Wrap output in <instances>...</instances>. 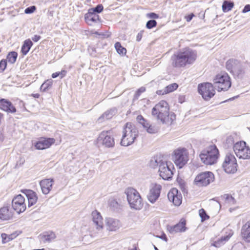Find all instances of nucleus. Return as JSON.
<instances>
[{
  "label": "nucleus",
  "mask_w": 250,
  "mask_h": 250,
  "mask_svg": "<svg viewBox=\"0 0 250 250\" xmlns=\"http://www.w3.org/2000/svg\"><path fill=\"white\" fill-rule=\"evenodd\" d=\"M198 90L203 98L206 101L210 99L215 93L214 86L210 83H204L199 84Z\"/></svg>",
  "instance_id": "f8f14e48"
},
{
  "label": "nucleus",
  "mask_w": 250,
  "mask_h": 250,
  "mask_svg": "<svg viewBox=\"0 0 250 250\" xmlns=\"http://www.w3.org/2000/svg\"><path fill=\"white\" fill-rule=\"evenodd\" d=\"M54 143L53 138H42L36 143L35 146L37 149H44L49 147Z\"/></svg>",
  "instance_id": "aec40b11"
},
{
  "label": "nucleus",
  "mask_w": 250,
  "mask_h": 250,
  "mask_svg": "<svg viewBox=\"0 0 250 250\" xmlns=\"http://www.w3.org/2000/svg\"><path fill=\"white\" fill-rule=\"evenodd\" d=\"M230 237V236L229 235L222 237L217 241L214 242L213 243H212V245L216 248H219L222 245H223L226 243V242L228 241Z\"/></svg>",
  "instance_id": "f704fd0d"
},
{
  "label": "nucleus",
  "mask_w": 250,
  "mask_h": 250,
  "mask_svg": "<svg viewBox=\"0 0 250 250\" xmlns=\"http://www.w3.org/2000/svg\"><path fill=\"white\" fill-rule=\"evenodd\" d=\"M41 39V36L39 35H35L34 36V37H32V40L35 42H37L39 41Z\"/></svg>",
  "instance_id": "5fc2aeb1"
},
{
  "label": "nucleus",
  "mask_w": 250,
  "mask_h": 250,
  "mask_svg": "<svg viewBox=\"0 0 250 250\" xmlns=\"http://www.w3.org/2000/svg\"><path fill=\"white\" fill-rule=\"evenodd\" d=\"M157 25V22L154 20L148 21L146 24V27L148 29H151Z\"/></svg>",
  "instance_id": "a18cd8bd"
},
{
  "label": "nucleus",
  "mask_w": 250,
  "mask_h": 250,
  "mask_svg": "<svg viewBox=\"0 0 250 250\" xmlns=\"http://www.w3.org/2000/svg\"><path fill=\"white\" fill-rule=\"evenodd\" d=\"M172 158L175 165L182 168L188 160V152L185 148H179L174 151Z\"/></svg>",
  "instance_id": "9d476101"
},
{
  "label": "nucleus",
  "mask_w": 250,
  "mask_h": 250,
  "mask_svg": "<svg viewBox=\"0 0 250 250\" xmlns=\"http://www.w3.org/2000/svg\"><path fill=\"white\" fill-rule=\"evenodd\" d=\"M226 142L230 146L233 145V150L239 159H250V147L247 146L245 142L240 141L233 144V138L230 136L227 138Z\"/></svg>",
  "instance_id": "423d86ee"
},
{
  "label": "nucleus",
  "mask_w": 250,
  "mask_h": 250,
  "mask_svg": "<svg viewBox=\"0 0 250 250\" xmlns=\"http://www.w3.org/2000/svg\"><path fill=\"white\" fill-rule=\"evenodd\" d=\"M23 192L28 199L29 207H31L36 203L38 200V197L35 192L30 189H25Z\"/></svg>",
  "instance_id": "bb28decb"
},
{
  "label": "nucleus",
  "mask_w": 250,
  "mask_h": 250,
  "mask_svg": "<svg viewBox=\"0 0 250 250\" xmlns=\"http://www.w3.org/2000/svg\"><path fill=\"white\" fill-rule=\"evenodd\" d=\"M178 87V85L176 83H173L167 85L165 89L163 90H158L157 93L158 95H164L170 92H172L176 90Z\"/></svg>",
  "instance_id": "cd10ccee"
},
{
  "label": "nucleus",
  "mask_w": 250,
  "mask_h": 250,
  "mask_svg": "<svg viewBox=\"0 0 250 250\" xmlns=\"http://www.w3.org/2000/svg\"><path fill=\"white\" fill-rule=\"evenodd\" d=\"M164 161L160 157H154L150 160L149 165L150 167L153 168H155L157 167H159V166L160 165V164H161V162H164Z\"/></svg>",
  "instance_id": "72a5a7b5"
},
{
  "label": "nucleus",
  "mask_w": 250,
  "mask_h": 250,
  "mask_svg": "<svg viewBox=\"0 0 250 250\" xmlns=\"http://www.w3.org/2000/svg\"><path fill=\"white\" fill-rule=\"evenodd\" d=\"M92 221L96 226L97 233L101 232L103 229V219L101 213L97 210H94L91 213Z\"/></svg>",
  "instance_id": "6ab92c4d"
},
{
  "label": "nucleus",
  "mask_w": 250,
  "mask_h": 250,
  "mask_svg": "<svg viewBox=\"0 0 250 250\" xmlns=\"http://www.w3.org/2000/svg\"><path fill=\"white\" fill-rule=\"evenodd\" d=\"M42 241L45 242H50L56 238L55 234L53 232H45L42 236Z\"/></svg>",
  "instance_id": "7c9ffc66"
},
{
  "label": "nucleus",
  "mask_w": 250,
  "mask_h": 250,
  "mask_svg": "<svg viewBox=\"0 0 250 250\" xmlns=\"http://www.w3.org/2000/svg\"><path fill=\"white\" fill-rule=\"evenodd\" d=\"M186 221L181 220L178 224L173 226H170L167 228L168 231L171 234H174L178 232H184L186 230Z\"/></svg>",
  "instance_id": "412c9836"
},
{
  "label": "nucleus",
  "mask_w": 250,
  "mask_h": 250,
  "mask_svg": "<svg viewBox=\"0 0 250 250\" xmlns=\"http://www.w3.org/2000/svg\"><path fill=\"white\" fill-rule=\"evenodd\" d=\"M115 48L117 52L120 55H124L126 54V50L123 47L119 42H117L115 44Z\"/></svg>",
  "instance_id": "58836bf2"
},
{
  "label": "nucleus",
  "mask_w": 250,
  "mask_h": 250,
  "mask_svg": "<svg viewBox=\"0 0 250 250\" xmlns=\"http://www.w3.org/2000/svg\"><path fill=\"white\" fill-rule=\"evenodd\" d=\"M19 234L17 231H15L10 235H7L6 233H2L1 234V237L2 238V244H5L9 242V241L12 240L17 237Z\"/></svg>",
  "instance_id": "c85d7f7f"
},
{
  "label": "nucleus",
  "mask_w": 250,
  "mask_h": 250,
  "mask_svg": "<svg viewBox=\"0 0 250 250\" xmlns=\"http://www.w3.org/2000/svg\"><path fill=\"white\" fill-rule=\"evenodd\" d=\"M13 208L18 213L24 211L26 209L25 199L21 194H19L12 200Z\"/></svg>",
  "instance_id": "2eb2a0df"
},
{
  "label": "nucleus",
  "mask_w": 250,
  "mask_h": 250,
  "mask_svg": "<svg viewBox=\"0 0 250 250\" xmlns=\"http://www.w3.org/2000/svg\"><path fill=\"white\" fill-rule=\"evenodd\" d=\"M144 31L143 30H141L140 32H139L137 35V37H136V41L137 42H140L142 38V37H143V34L144 33Z\"/></svg>",
  "instance_id": "8fccbe9b"
},
{
  "label": "nucleus",
  "mask_w": 250,
  "mask_h": 250,
  "mask_svg": "<svg viewBox=\"0 0 250 250\" xmlns=\"http://www.w3.org/2000/svg\"><path fill=\"white\" fill-rule=\"evenodd\" d=\"M13 212L9 206H4L0 208V219L3 221H7L13 217Z\"/></svg>",
  "instance_id": "b1692460"
},
{
  "label": "nucleus",
  "mask_w": 250,
  "mask_h": 250,
  "mask_svg": "<svg viewBox=\"0 0 250 250\" xmlns=\"http://www.w3.org/2000/svg\"><path fill=\"white\" fill-rule=\"evenodd\" d=\"M152 115L163 124L170 125L175 119L173 113H169V108L167 102L161 101L152 109Z\"/></svg>",
  "instance_id": "f257e3e1"
},
{
  "label": "nucleus",
  "mask_w": 250,
  "mask_h": 250,
  "mask_svg": "<svg viewBox=\"0 0 250 250\" xmlns=\"http://www.w3.org/2000/svg\"><path fill=\"white\" fill-rule=\"evenodd\" d=\"M117 112V109L116 108L110 109L105 112L101 117L99 118V120H101L103 119H105L106 120H108L111 119L114 115L116 114Z\"/></svg>",
  "instance_id": "473e14b6"
},
{
  "label": "nucleus",
  "mask_w": 250,
  "mask_h": 250,
  "mask_svg": "<svg viewBox=\"0 0 250 250\" xmlns=\"http://www.w3.org/2000/svg\"><path fill=\"white\" fill-rule=\"evenodd\" d=\"M18 57V53L15 51H12L7 56V60L9 62L14 63L15 62Z\"/></svg>",
  "instance_id": "e433bc0d"
},
{
  "label": "nucleus",
  "mask_w": 250,
  "mask_h": 250,
  "mask_svg": "<svg viewBox=\"0 0 250 250\" xmlns=\"http://www.w3.org/2000/svg\"><path fill=\"white\" fill-rule=\"evenodd\" d=\"M162 186L158 184H152L150 187L149 192L147 195L148 200L154 204L160 197Z\"/></svg>",
  "instance_id": "4468645a"
},
{
  "label": "nucleus",
  "mask_w": 250,
  "mask_h": 250,
  "mask_svg": "<svg viewBox=\"0 0 250 250\" xmlns=\"http://www.w3.org/2000/svg\"><path fill=\"white\" fill-rule=\"evenodd\" d=\"M147 16L148 18L153 20L158 19L159 18V15L155 13H148Z\"/></svg>",
  "instance_id": "09e8293b"
},
{
  "label": "nucleus",
  "mask_w": 250,
  "mask_h": 250,
  "mask_svg": "<svg viewBox=\"0 0 250 250\" xmlns=\"http://www.w3.org/2000/svg\"><path fill=\"white\" fill-rule=\"evenodd\" d=\"M219 156V150L215 145H211L203 149L199 155L203 163L206 165L215 164Z\"/></svg>",
  "instance_id": "20e7f679"
},
{
  "label": "nucleus",
  "mask_w": 250,
  "mask_h": 250,
  "mask_svg": "<svg viewBox=\"0 0 250 250\" xmlns=\"http://www.w3.org/2000/svg\"><path fill=\"white\" fill-rule=\"evenodd\" d=\"M197 54L195 51L186 48L174 54L171 58V64L175 67H182L193 63L196 60Z\"/></svg>",
  "instance_id": "f03ea898"
},
{
  "label": "nucleus",
  "mask_w": 250,
  "mask_h": 250,
  "mask_svg": "<svg viewBox=\"0 0 250 250\" xmlns=\"http://www.w3.org/2000/svg\"><path fill=\"white\" fill-rule=\"evenodd\" d=\"M136 120L149 133H156L159 130V127L157 125L150 124L149 122L141 115L137 117Z\"/></svg>",
  "instance_id": "f3484780"
},
{
  "label": "nucleus",
  "mask_w": 250,
  "mask_h": 250,
  "mask_svg": "<svg viewBox=\"0 0 250 250\" xmlns=\"http://www.w3.org/2000/svg\"><path fill=\"white\" fill-rule=\"evenodd\" d=\"M234 6L233 2L228 0L224 1L222 5V10L224 12H228L231 10Z\"/></svg>",
  "instance_id": "c9c22d12"
},
{
  "label": "nucleus",
  "mask_w": 250,
  "mask_h": 250,
  "mask_svg": "<svg viewBox=\"0 0 250 250\" xmlns=\"http://www.w3.org/2000/svg\"><path fill=\"white\" fill-rule=\"evenodd\" d=\"M128 250H139V249L136 245H134L133 246V248L129 249Z\"/></svg>",
  "instance_id": "4d7b16f0"
},
{
  "label": "nucleus",
  "mask_w": 250,
  "mask_h": 250,
  "mask_svg": "<svg viewBox=\"0 0 250 250\" xmlns=\"http://www.w3.org/2000/svg\"><path fill=\"white\" fill-rule=\"evenodd\" d=\"M199 213L201 218L202 222H203L209 218V216L207 214L206 211L203 208L200 209Z\"/></svg>",
  "instance_id": "a19ab883"
},
{
  "label": "nucleus",
  "mask_w": 250,
  "mask_h": 250,
  "mask_svg": "<svg viewBox=\"0 0 250 250\" xmlns=\"http://www.w3.org/2000/svg\"><path fill=\"white\" fill-rule=\"evenodd\" d=\"M146 91V88L145 87H141L140 88H139L136 92L134 97H133V101L137 100L140 95L143 92H144Z\"/></svg>",
  "instance_id": "79ce46f5"
},
{
  "label": "nucleus",
  "mask_w": 250,
  "mask_h": 250,
  "mask_svg": "<svg viewBox=\"0 0 250 250\" xmlns=\"http://www.w3.org/2000/svg\"><path fill=\"white\" fill-rule=\"evenodd\" d=\"M52 80L49 79L46 80L41 86V90L42 91H45L46 90L50 88L52 86Z\"/></svg>",
  "instance_id": "4c0bfd02"
},
{
  "label": "nucleus",
  "mask_w": 250,
  "mask_h": 250,
  "mask_svg": "<svg viewBox=\"0 0 250 250\" xmlns=\"http://www.w3.org/2000/svg\"><path fill=\"white\" fill-rule=\"evenodd\" d=\"M224 198L225 199L226 202L230 205H233L235 203V200L231 196L228 194H225Z\"/></svg>",
  "instance_id": "c03bdc74"
},
{
  "label": "nucleus",
  "mask_w": 250,
  "mask_h": 250,
  "mask_svg": "<svg viewBox=\"0 0 250 250\" xmlns=\"http://www.w3.org/2000/svg\"><path fill=\"white\" fill-rule=\"evenodd\" d=\"M53 182V179H45L41 181L40 185L42 192L44 194H47L49 193L52 188Z\"/></svg>",
  "instance_id": "393cba45"
},
{
  "label": "nucleus",
  "mask_w": 250,
  "mask_h": 250,
  "mask_svg": "<svg viewBox=\"0 0 250 250\" xmlns=\"http://www.w3.org/2000/svg\"><path fill=\"white\" fill-rule=\"evenodd\" d=\"M241 235L245 242L250 243V220L242 226Z\"/></svg>",
  "instance_id": "a878e982"
},
{
  "label": "nucleus",
  "mask_w": 250,
  "mask_h": 250,
  "mask_svg": "<svg viewBox=\"0 0 250 250\" xmlns=\"http://www.w3.org/2000/svg\"><path fill=\"white\" fill-rule=\"evenodd\" d=\"M167 198L169 201L172 202L175 206H179L182 201V196L177 189L173 188L171 189L167 194Z\"/></svg>",
  "instance_id": "a211bd4d"
},
{
  "label": "nucleus",
  "mask_w": 250,
  "mask_h": 250,
  "mask_svg": "<svg viewBox=\"0 0 250 250\" xmlns=\"http://www.w3.org/2000/svg\"><path fill=\"white\" fill-rule=\"evenodd\" d=\"M159 238L164 239L166 242L167 241V238L165 234H164L163 235H162L161 236H160Z\"/></svg>",
  "instance_id": "13d9d810"
},
{
  "label": "nucleus",
  "mask_w": 250,
  "mask_h": 250,
  "mask_svg": "<svg viewBox=\"0 0 250 250\" xmlns=\"http://www.w3.org/2000/svg\"><path fill=\"white\" fill-rule=\"evenodd\" d=\"M154 250H159L158 249V248H157L155 246H154Z\"/></svg>",
  "instance_id": "052dcab7"
},
{
  "label": "nucleus",
  "mask_w": 250,
  "mask_h": 250,
  "mask_svg": "<svg viewBox=\"0 0 250 250\" xmlns=\"http://www.w3.org/2000/svg\"><path fill=\"white\" fill-rule=\"evenodd\" d=\"M36 9V8L35 6H30L25 9L24 12L26 14H31L33 13Z\"/></svg>",
  "instance_id": "de8ad7c7"
},
{
  "label": "nucleus",
  "mask_w": 250,
  "mask_h": 250,
  "mask_svg": "<svg viewBox=\"0 0 250 250\" xmlns=\"http://www.w3.org/2000/svg\"><path fill=\"white\" fill-rule=\"evenodd\" d=\"M66 73H67V71L65 70H62L61 72H59V74L60 79H62L64 77H65Z\"/></svg>",
  "instance_id": "3c124183"
},
{
  "label": "nucleus",
  "mask_w": 250,
  "mask_h": 250,
  "mask_svg": "<svg viewBox=\"0 0 250 250\" xmlns=\"http://www.w3.org/2000/svg\"><path fill=\"white\" fill-rule=\"evenodd\" d=\"M33 96L35 98H38L40 96V95L39 94H33Z\"/></svg>",
  "instance_id": "bf43d9fd"
},
{
  "label": "nucleus",
  "mask_w": 250,
  "mask_h": 250,
  "mask_svg": "<svg viewBox=\"0 0 250 250\" xmlns=\"http://www.w3.org/2000/svg\"><path fill=\"white\" fill-rule=\"evenodd\" d=\"M194 16V15L193 13H192L191 14H189V15L186 16L185 19L188 22H189L192 20V19L193 18V17Z\"/></svg>",
  "instance_id": "864d4df0"
},
{
  "label": "nucleus",
  "mask_w": 250,
  "mask_h": 250,
  "mask_svg": "<svg viewBox=\"0 0 250 250\" xmlns=\"http://www.w3.org/2000/svg\"><path fill=\"white\" fill-rule=\"evenodd\" d=\"M213 85L218 92L226 91L230 87V78L226 73H221L215 76L213 80Z\"/></svg>",
  "instance_id": "6e6552de"
},
{
  "label": "nucleus",
  "mask_w": 250,
  "mask_h": 250,
  "mask_svg": "<svg viewBox=\"0 0 250 250\" xmlns=\"http://www.w3.org/2000/svg\"><path fill=\"white\" fill-rule=\"evenodd\" d=\"M104 7L102 4H98L95 8L89 9L90 12L100 13L103 10Z\"/></svg>",
  "instance_id": "37998d69"
},
{
  "label": "nucleus",
  "mask_w": 250,
  "mask_h": 250,
  "mask_svg": "<svg viewBox=\"0 0 250 250\" xmlns=\"http://www.w3.org/2000/svg\"><path fill=\"white\" fill-rule=\"evenodd\" d=\"M250 11V5L247 4L246 5L244 9H243L242 12L243 13H247Z\"/></svg>",
  "instance_id": "603ef678"
},
{
  "label": "nucleus",
  "mask_w": 250,
  "mask_h": 250,
  "mask_svg": "<svg viewBox=\"0 0 250 250\" xmlns=\"http://www.w3.org/2000/svg\"><path fill=\"white\" fill-rule=\"evenodd\" d=\"M33 43L29 39L26 40L24 42V43L21 47V51L23 55H26L30 49Z\"/></svg>",
  "instance_id": "2f4dec72"
},
{
  "label": "nucleus",
  "mask_w": 250,
  "mask_h": 250,
  "mask_svg": "<svg viewBox=\"0 0 250 250\" xmlns=\"http://www.w3.org/2000/svg\"><path fill=\"white\" fill-rule=\"evenodd\" d=\"M138 136V130L131 123H126L123 131L121 144L123 146H128L134 143Z\"/></svg>",
  "instance_id": "0eeeda50"
},
{
  "label": "nucleus",
  "mask_w": 250,
  "mask_h": 250,
  "mask_svg": "<svg viewBox=\"0 0 250 250\" xmlns=\"http://www.w3.org/2000/svg\"><path fill=\"white\" fill-rule=\"evenodd\" d=\"M97 140L99 143L102 144L105 146L107 147H113L114 146V139L109 134V132L108 131L102 132L100 134Z\"/></svg>",
  "instance_id": "dca6fc26"
},
{
  "label": "nucleus",
  "mask_w": 250,
  "mask_h": 250,
  "mask_svg": "<svg viewBox=\"0 0 250 250\" xmlns=\"http://www.w3.org/2000/svg\"><path fill=\"white\" fill-rule=\"evenodd\" d=\"M7 66V62L5 60H2L0 62V72L3 71Z\"/></svg>",
  "instance_id": "49530a36"
},
{
  "label": "nucleus",
  "mask_w": 250,
  "mask_h": 250,
  "mask_svg": "<svg viewBox=\"0 0 250 250\" xmlns=\"http://www.w3.org/2000/svg\"><path fill=\"white\" fill-rule=\"evenodd\" d=\"M105 224L107 229L109 231H116L121 226L118 220L112 218H106Z\"/></svg>",
  "instance_id": "5701e85b"
},
{
  "label": "nucleus",
  "mask_w": 250,
  "mask_h": 250,
  "mask_svg": "<svg viewBox=\"0 0 250 250\" xmlns=\"http://www.w3.org/2000/svg\"><path fill=\"white\" fill-rule=\"evenodd\" d=\"M238 165L234 156L231 153H227L222 164L224 171L229 174H233L237 170Z\"/></svg>",
  "instance_id": "9b49d317"
},
{
  "label": "nucleus",
  "mask_w": 250,
  "mask_h": 250,
  "mask_svg": "<svg viewBox=\"0 0 250 250\" xmlns=\"http://www.w3.org/2000/svg\"><path fill=\"white\" fill-rule=\"evenodd\" d=\"M0 109L8 113H15L16 109L12 104L5 99H0Z\"/></svg>",
  "instance_id": "4be33fe9"
},
{
  "label": "nucleus",
  "mask_w": 250,
  "mask_h": 250,
  "mask_svg": "<svg viewBox=\"0 0 250 250\" xmlns=\"http://www.w3.org/2000/svg\"><path fill=\"white\" fill-rule=\"evenodd\" d=\"M214 180V175L210 171H205L197 174L194 180V184L198 187H207Z\"/></svg>",
  "instance_id": "1a4fd4ad"
},
{
  "label": "nucleus",
  "mask_w": 250,
  "mask_h": 250,
  "mask_svg": "<svg viewBox=\"0 0 250 250\" xmlns=\"http://www.w3.org/2000/svg\"><path fill=\"white\" fill-rule=\"evenodd\" d=\"M58 76H59V72H55L52 74V77L53 78H56Z\"/></svg>",
  "instance_id": "6e6d98bb"
},
{
  "label": "nucleus",
  "mask_w": 250,
  "mask_h": 250,
  "mask_svg": "<svg viewBox=\"0 0 250 250\" xmlns=\"http://www.w3.org/2000/svg\"><path fill=\"white\" fill-rule=\"evenodd\" d=\"M109 206L114 210H117L120 208V205L115 199H111L109 201Z\"/></svg>",
  "instance_id": "ea45409f"
},
{
  "label": "nucleus",
  "mask_w": 250,
  "mask_h": 250,
  "mask_svg": "<svg viewBox=\"0 0 250 250\" xmlns=\"http://www.w3.org/2000/svg\"><path fill=\"white\" fill-rule=\"evenodd\" d=\"M85 18L88 24H90V21L96 22L99 20V15H97L95 13L90 12L89 10L88 13L85 15Z\"/></svg>",
  "instance_id": "c756f323"
},
{
  "label": "nucleus",
  "mask_w": 250,
  "mask_h": 250,
  "mask_svg": "<svg viewBox=\"0 0 250 250\" xmlns=\"http://www.w3.org/2000/svg\"><path fill=\"white\" fill-rule=\"evenodd\" d=\"M226 67L235 79H242L248 73L250 63L243 62L237 59H231L227 61Z\"/></svg>",
  "instance_id": "7ed1b4c3"
},
{
  "label": "nucleus",
  "mask_w": 250,
  "mask_h": 250,
  "mask_svg": "<svg viewBox=\"0 0 250 250\" xmlns=\"http://www.w3.org/2000/svg\"><path fill=\"white\" fill-rule=\"evenodd\" d=\"M174 169V166L171 162L164 161L160 164L158 171L160 176L164 180H168L172 177Z\"/></svg>",
  "instance_id": "ddd939ff"
},
{
  "label": "nucleus",
  "mask_w": 250,
  "mask_h": 250,
  "mask_svg": "<svg viewBox=\"0 0 250 250\" xmlns=\"http://www.w3.org/2000/svg\"><path fill=\"white\" fill-rule=\"evenodd\" d=\"M127 200L131 209L139 210L143 207L142 199L139 192L133 188H127L125 191Z\"/></svg>",
  "instance_id": "39448f33"
}]
</instances>
